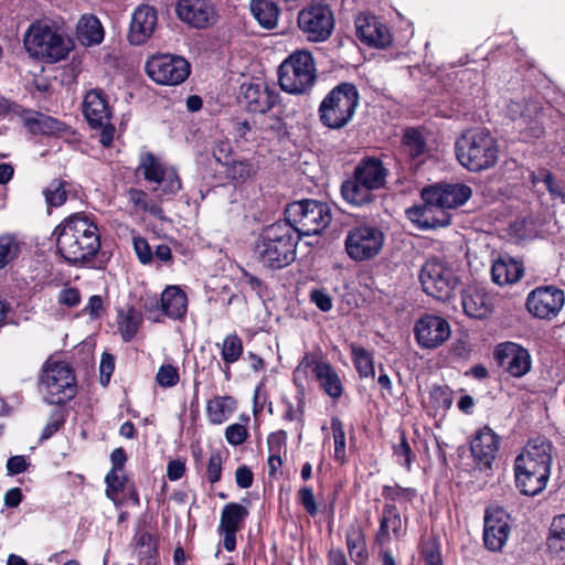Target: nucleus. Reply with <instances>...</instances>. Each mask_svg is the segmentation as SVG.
Wrapping results in <instances>:
<instances>
[{
    "label": "nucleus",
    "mask_w": 565,
    "mask_h": 565,
    "mask_svg": "<svg viewBox=\"0 0 565 565\" xmlns=\"http://www.w3.org/2000/svg\"><path fill=\"white\" fill-rule=\"evenodd\" d=\"M471 195L472 190L467 184L438 183L423 190L424 205L413 206L406 213L423 230L447 226L450 217L445 211L463 205Z\"/></svg>",
    "instance_id": "nucleus-1"
},
{
    "label": "nucleus",
    "mask_w": 565,
    "mask_h": 565,
    "mask_svg": "<svg viewBox=\"0 0 565 565\" xmlns=\"http://www.w3.org/2000/svg\"><path fill=\"white\" fill-rule=\"evenodd\" d=\"M53 236L61 256L68 263L90 260L100 248V235L95 222L84 213H75L58 224Z\"/></svg>",
    "instance_id": "nucleus-2"
},
{
    "label": "nucleus",
    "mask_w": 565,
    "mask_h": 565,
    "mask_svg": "<svg viewBox=\"0 0 565 565\" xmlns=\"http://www.w3.org/2000/svg\"><path fill=\"white\" fill-rule=\"evenodd\" d=\"M553 445L539 436L527 441L514 460L515 486L521 493L534 497L547 486L553 461Z\"/></svg>",
    "instance_id": "nucleus-3"
},
{
    "label": "nucleus",
    "mask_w": 565,
    "mask_h": 565,
    "mask_svg": "<svg viewBox=\"0 0 565 565\" xmlns=\"http://www.w3.org/2000/svg\"><path fill=\"white\" fill-rule=\"evenodd\" d=\"M299 236L284 222L265 227L254 246L256 259L269 269L287 267L296 259Z\"/></svg>",
    "instance_id": "nucleus-4"
},
{
    "label": "nucleus",
    "mask_w": 565,
    "mask_h": 565,
    "mask_svg": "<svg viewBox=\"0 0 565 565\" xmlns=\"http://www.w3.org/2000/svg\"><path fill=\"white\" fill-rule=\"evenodd\" d=\"M23 46L30 57L57 63L67 57L73 49L72 40L53 22H32L23 35Z\"/></svg>",
    "instance_id": "nucleus-5"
},
{
    "label": "nucleus",
    "mask_w": 565,
    "mask_h": 565,
    "mask_svg": "<svg viewBox=\"0 0 565 565\" xmlns=\"http://www.w3.org/2000/svg\"><path fill=\"white\" fill-rule=\"evenodd\" d=\"M499 153L495 137L484 128L469 129L456 141V157L471 172L493 168L499 160Z\"/></svg>",
    "instance_id": "nucleus-6"
},
{
    "label": "nucleus",
    "mask_w": 565,
    "mask_h": 565,
    "mask_svg": "<svg viewBox=\"0 0 565 565\" xmlns=\"http://www.w3.org/2000/svg\"><path fill=\"white\" fill-rule=\"evenodd\" d=\"M360 100L359 90L351 83L333 87L320 103L318 114L321 124L330 129H341L353 118Z\"/></svg>",
    "instance_id": "nucleus-7"
},
{
    "label": "nucleus",
    "mask_w": 565,
    "mask_h": 565,
    "mask_svg": "<svg viewBox=\"0 0 565 565\" xmlns=\"http://www.w3.org/2000/svg\"><path fill=\"white\" fill-rule=\"evenodd\" d=\"M285 214V223L289 224L299 237L320 234L332 220L329 205L317 200L292 202L287 206Z\"/></svg>",
    "instance_id": "nucleus-8"
},
{
    "label": "nucleus",
    "mask_w": 565,
    "mask_h": 565,
    "mask_svg": "<svg viewBox=\"0 0 565 565\" xmlns=\"http://www.w3.org/2000/svg\"><path fill=\"white\" fill-rule=\"evenodd\" d=\"M41 390L49 404L61 405L72 399L76 394L77 385L70 364L50 358L43 365Z\"/></svg>",
    "instance_id": "nucleus-9"
},
{
    "label": "nucleus",
    "mask_w": 565,
    "mask_h": 565,
    "mask_svg": "<svg viewBox=\"0 0 565 565\" xmlns=\"http://www.w3.org/2000/svg\"><path fill=\"white\" fill-rule=\"evenodd\" d=\"M278 81L280 87L290 94H303L316 82V65L312 54L301 50L292 53L279 66Z\"/></svg>",
    "instance_id": "nucleus-10"
},
{
    "label": "nucleus",
    "mask_w": 565,
    "mask_h": 565,
    "mask_svg": "<svg viewBox=\"0 0 565 565\" xmlns=\"http://www.w3.org/2000/svg\"><path fill=\"white\" fill-rule=\"evenodd\" d=\"M384 242L385 235L379 226L359 224L348 231L344 247L352 260L365 262L373 259L380 254Z\"/></svg>",
    "instance_id": "nucleus-11"
},
{
    "label": "nucleus",
    "mask_w": 565,
    "mask_h": 565,
    "mask_svg": "<svg viewBox=\"0 0 565 565\" xmlns=\"http://www.w3.org/2000/svg\"><path fill=\"white\" fill-rule=\"evenodd\" d=\"M419 280L427 295L443 301L451 298L459 284L452 268L436 258L422 266Z\"/></svg>",
    "instance_id": "nucleus-12"
},
{
    "label": "nucleus",
    "mask_w": 565,
    "mask_h": 565,
    "mask_svg": "<svg viewBox=\"0 0 565 565\" xmlns=\"http://www.w3.org/2000/svg\"><path fill=\"white\" fill-rule=\"evenodd\" d=\"M83 114L92 128L100 129L99 141L104 147L113 143L115 127L110 124L111 110L100 89H90L83 100Z\"/></svg>",
    "instance_id": "nucleus-13"
},
{
    "label": "nucleus",
    "mask_w": 565,
    "mask_h": 565,
    "mask_svg": "<svg viewBox=\"0 0 565 565\" xmlns=\"http://www.w3.org/2000/svg\"><path fill=\"white\" fill-rule=\"evenodd\" d=\"M147 75L157 84L175 86L183 83L190 75L189 62L172 54H158L146 63Z\"/></svg>",
    "instance_id": "nucleus-14"
},
{
    "label": "nucleus",
    "mask_w": 565,
    "mask_h": 565,
    "mask_svg": "<svg viewBox=\"0 0 565 565\" xmlns=\"http://www.w3.org/2000/svg\"><path fill=\"white\" fill-rule=\"evenodd\" d=\"M507 115L515 122L525 139L540 138L543 135V113L539 102L512 99L507 105Z\"/></svg>",
    "instance_id": "nucleus-15"
},
{
    "label": "nucleus",
    "mask_w": 565,
    "mask_h": 565,
    "mask_svg": "<svg viewBox=\"0 0 565 565\" xmlns=\"http://www.w3.org/2000/svg\"><path fill=\"white\" fill-rule=\"evenodd\" d=\"M298 25L309 41L323 42L332 33L334 19L328 6L317 4L299 12Z\"/></svg>",
    "instance_id": "nucleus-16"
},
{
    "label": "nucleus",
    "mask_w": 565,
    "mask_h": 565,
    "mask_svg": "<svg viewBox=\"0 0 565 565\" xmlns=\"http://www.w3.org/2000/svg\"><path fill=\"white\" fill-rule=\"evenodd\" d=\"M139 171L147 181L158 185L153 190H160L162 196L174 195L181 189V181L174 168L166 166L152 153L141 156Z\"/></svg>",
    "instance_id": "nucleus-17"
},
{
    "label": "nucleus",
    "mask_w": 565,
    "mask_h": 565,
    "mask_svg": "<svg viewBox=\"0 0 565 565\" xmlns=\"http://www.w3.org/2000/svg\"><path fill=\"white\" fill-rule=\"evenodd\" d=\"M177 18L190 28L205 30L218 21V12L211 0H177Z\"/></svg>",
    "instance_id": "nucleus-18"
},
{
    "label": "nucleus",
    "mask_w": 565,
    "mask_h": 565,
    "mask_svg": "<svg viewBox=\"0 0 565 565\" xmlns=\"http://www.w3.org/2000/svg\"><path fill=\"white\" fill-rule=\"evenodd\" d=\"M509 513L501 507H490L486 511L483 525L484 546L491 552H499L507 544L510 533Z\"/></svg>",
    "instance_id": "nucleus-19"
},
{
    "label": "nucleus",
    "mask_w": 565,
    "mask_h": 565,
    "mask_svg": "<svg viewBox=\"0 0 565 565\" xmlns=\"http://www.w3.org/2000/svg\"><path fill=\"white\" fill-rule=\"evenodd\" d=\"M564 292L552 286L539 287L532 290L526 299L530 313L540 319H552L564 306Z\"/></svg>",
    "instance_id": "nucleus-20"
},
{
    "label": "nucleus",
    "mask_w": 565,
    "mask_h": 565,
    "mask_svg": "<svg viewBox=\"0 0 565 565\" xmlns=\"http://www.w3.org/2000/svg\"><path fill=\"white\" fill-rule=\"evenodd\" d=\"M414 332L422 348L435 349L449 339L451 329L446 319L426 315L416 322Z\"/></svg>",
    "instance_id": "nucleus-21"
},
{
    "label": "nucleus",
    "mask_w": 565,
    "mask_h": 565,
    "mask_svg": "<svg viewBox=\"0 0 565 565\" xmlns=\"http://www.w3.org/2000/svg\"><path fill=\"white\" fill-rule=\"evenodd\" d=\"M495 358L500 365L505 367L507 372L513 377L526 375L532 367L530 352L514 342L499 344L495 350Z\"/></svg>",
    "instance_id": "nucleus-22"
},
{
    "label": "nucleus",
    "mask_w": 565,
    "mask_h": 565,
    "mask_svg": "<svg viewBox=\"0 0 565 565\" xmlns=\"http://www.w3.org/2000/svg\"><path fill=\"white\" fill-rule=\"evenodd\" d=\"M247 515V508L239 503L231 502L224 505L217 531L223 536V545L226 551L235 550L236 533L243 527Z\"/></svg>",
    "instance_id": "nucleus-23"
},
{
    "label": "nucleus",
    "mask_w": 565,
    "mask_h": 565,
    "mask_svg": "<svg viewBox=\"0 0 565 565\" xmlns=\"http://www.w3.org/2000/svg\"><path fill=\"white\" fill-rule=\"evenodd\" d=\"M500 447V437L490 427L484 426L477 430L470 441V451L481 468L490 469Z\"/></svg>",
    "instance_id": "nucleus-24"
},
{
    "label": "nucleus",
    "mask_w": 565,
    "mask_h": 565,
    "mask_svg": "<svg viewBox=\"0 0 565 565\" xmlns=\"http://www.w3.org/2000/svg\"><path fill=\"white\" fill-rule=\"evenodd\" d=\"M158 17L157 11L150 6H139L131 15L128 32V41L132 45L146 43L154 32Z\"/></svg>",
    "instance_id": "nucleus-25"
},
{
    "label": "nucleus",
    "mask_w": 565,
    "mask_h": 565,
    "mask_svg": "<svg viewBox=\"0 0 565 565\" xmlns=\"http://www.w3.org/2000/svg\"><path fill=\"white\" fill-rule=\"evenodd\" d=\"M311 363H313V373L323 392L333 399L340 398L343 393V385L339 374L330 363L322 361L311 362L310 358L306 355L299 363L295 373L297 374L302 369L309 367Z\"/></svg>",
    "instance_id": "nucleus-26"
},
{
    "label": "nucleus",
    "mask_w": 565,
    "mask_h": 565,
    "mask_svg": "<svg viewBox=\"0 0 565 565\" xmlns=\"http://www.w3.org/2000/svg\"><path fill=\"white\" fill-rule=\"evenodd\" d=\"M355 26L359 39L369 45L384 47L391 42L388 29L374 15L361 13Z\"/></svg>",
    "instance_id": "nucleus-27"
},
{
    "label": "nucleus",
    "mask_w": 565,
    "mask_h": 565,
    "mask_svg": "<svg viewBox=\"0 0 565 565\" xmlns=\"http://www.w3.org/2000/svg\"><path fill=\"white\" fill-rule=\"evenodd\" d=\"M277 102V95L262 84H243L241 87V103L250 113L264 114Z\"/></svg>",
    "instance_id": "nucleus-28"
},
{
    "label": "nucleus",
    "mask_w": 565,
    "mask_h": 565,
    "mask_svg": "<svg viewBox=\"0 0 565 565\" xmlns=\"http://www.w3.org/2000/svg\"><path fill=\"white\" fill-rule=\"evenodd\" d=\"M461 303L465 313L476 319L488 317L494 306L492 296L484 288L479 287H468L465 289Z\"/></svg>",
    "instance_id": "nucleus-29"
},
{
    "label": "nucleus",
    "mask_w": 565,
    "mask_h": 565,
    "mask_svg": "<svg viewBox=\"0 0 565 565\" xmlns=\"http://www.w3.org/2000/svg\"><path fill=\"white\" fill-rule=\"evenodd\" d=\"M23 125L32 134L45 136H62L68 127L58 119L38 111L26 110L22 116Z\"/></svg>",
    "instance_id": "nucleus-30"
},
{
    "label": "nucleus",
    "mask_w": 565,
    "mask_h": 565,
    "mask_svg": "<svg viewBox=\"0 0 565 565\" xmlns=\"http://www.w3.org/2000/svg\"><path fill=\"white\" fill-rule=\"evenodd\" d=\"M403 535L404 529L398 509L392 503H385L376 533V542L380 545H386L392 539H401Z\"/></svg>",
    "instance_id": "nucleus-31"
},
{
    "label": "nucleus",
    "mask_w": 565,
    "mask_h": 565,
    "mask_svg": "<svg viewBox=\"0 0 565 565\" xmlns=\"http://www.w3.org/2000/svg\"><path fill=\"white\" fill-rule=\"evenodd\" d=\"M159 305L160 311L168 318L181 320L188 311L186 294L179 286H168L162 291Z\"/></svg>",
    "instance_id": "nucleus-32"
},
{
    "label": "nucleus",
    "mask_w": 565,
    "mask_h": 565,
    "mask_svg": "<svg viewBox=\"0 0 565 565\" xmlns=\"http://www.w3.org/2000/svg\"><path fill=\"white\" fill-rule=\"evenodd\" d=\"M524 267L521 262L508 255H501L491 266L492 281L499 286L512 285L521 279Z\"/></svg>",
    "instance_id": "nucleus-33"
},
{
    "label": "nucleus",
    "mask_w": 565,
    "mask_h": 565,
    "mask_svg": "<svg viewBox=\"0 0 565 565\" xmlns=\"http://www.w3.org/2000/svg\"><path fill=\"white\" fill-rule=\"evenodd\" d=\"M354 175L365 183L373 191L384 188L386 183L387 169L376 158L363 159L355 167Z\"/></svg>",
    "instance_id": "nucleus-34"
},
{
    "label": "nucleus",
    "mask_w": 565,
    "mask_h": 565,
    "mask_svg": "<svg viewBox=\"0 0 565 565\" xmlns=\"http://www.w3.org/2000/svg\"><path fill=\"white\" fill-rule=\"evenodd\" d=\"M373 190L365 183H362L359 178L353 174V178L344 181L341 186V194L343 199L356 206L367 204L373 201Z\"/></svg>",
    "instance_id": "nucleus-35"
},
{
    "label": "nucleus",
    "mask_w": 565,
    "mask_h": 565,
    "mask_svg": "<svg viewBox=\"0 0 565 565\" xmlns=\"http://www.w3.org/2000/svg\"><path fill=\"white\" fill-rule=\"evenodd\" d=\"M77 38L87 46L97 45L104 40V29L94 15H83L77 24Z\"/></svg>",
    "instance_id": "nucleus-36"
},
{
    "label": "nucleus",
    "mask_w": 565,
    "mask_h": 565,
    "mask_svg": "<svg viewBox=\"0 0 565 565\" xmlns=\"http://www.w3.org/2000/svg\"><path fill=\"white\" fill-rule=\"evenodd\" d=\"M547 551L559 557L565 558V514L553 518L546 539Z\"/></svg>",
    "instance_id": "nucleus-37"
},
{
    "label": "nucleus",
    "mask_w": 565,
    "mask_h": 565,
    "mask_svg": "<svg viewBox=\"0 0 565 565\" xmlns=\"http://www.w3.org/2000/svg\"><path fill=\"white\" fill-rule=\"evenodd\" d=\"M236 408L231 396H216L207 402L206 415L211 424L221 425L226 422Z\"/></svg>",
    "instance_id": "nucleus-38"
},
{
    "label": "nucleus",
    "mask_w": 565,
    "mask_h": 565,
    "mask_svg": "<svg viewBox=\"0 0 565 565\" xmlns=\"http://www.w3.org/2000/svg\"><path fill=\"white\" fill-rule=\"evenodd\" d=\"M250 12L258 23L265 29L276 26L279 9L273 0H250Z\"/></svg>",
    "instance_id": "nucleus-39"
},
{
    "label": "nucleus",
    "mask_w": 565,
    "mask_h": 565,
    "mask_svg": "<svg viewBox=\"0 0 565 565\" xmlns=\"http://www.w3.org/2000/svg\"><path fill=\"white\" fill-rule=\"evenodd\" d=\"M347 547L351 559L356 565H364L367 561V551L362 529L359 525H351L347 531Z\"/></svg>",
    "instance_id": "nucleus-40"
},
{
    "label": "nucleus",
    "mask_w": 565,
    "mask_h": 565,
    "mask_svg": "<svg viewBox=\"0 0 565 565\" xmlns=\"http://www.w3.org/2000/svg\"><path fill=\"white\" fill-rule=\"evenodd\" d=\"M117 323L122 339L125 341H130L139 329L141 315L132 307L121 309L117 315Z\"/></svg>",
    "instance_id": "nucleus-41"
},
{
    "label": "nucleus",
    "mask_w": 565,
    "mask_h": 565,
    "mask_svg": "<svg viewBox=\"0 0 565 565\" xmlns=\"http://www.w3.org/2000/svg\"><path fill=\"white\" fill-rule=\"evenodd\" d=\"M129 201L137 211L147 212L150 215L163 220L164 212L159 203L153 201L149 195L139 189H130L128 192Z\"/></svg>",
    "instance_id": "nucleus-42"
},
{
    "label": "nucleus",
    "mask_w": 565,
    "mask_h": 565,
    "mask_svg": "<svg viewBox=\"0 0 565 565\" xmlns=\"http://www.w3.org/2000/svg\"><path fill=\"white\" fill-rule=\"evenodd\" d=\"M405 151L413 159L423 157L426 153V141L417 129H406L403 136Z\"/></svg>",
    "instance_id": "nucleus-43"
},
{
    "label": "nucleus",
    "mask_w": 565,
    "mask_h": 565,
    "mask_svg": "<svg viewBox=\"0 0 565 565\" xmlns=\"http://www.w3.org/2000/svg\"><path fill=\"white\" fill-rule=\"evenodd\" d=\"M243 353V342L236 333L227 334L222 343L221 355L228 366L239 360Z\"/></svg>",
    "instance_id": "nucleus-44"
},
{
    "label": "nucleus",
    "mask_w": 565,
    "mask_h": 565,
    "mask_svg": "<svg viewBox=\"0 0 565 565\" xmlns=\"http://www.w3.org/2000/svg\"><path fill=\"white\" fill-rule=\"evenodd\" d=\"M353 362L361 377L374 376V363L370 352L361 347H351Z\"/></svg>",
    "instance_id": "nucleus-45"
},
{
    "label": "nucleus",
    "mask_w": 565,
    "mask_h": 565,
    "mask_svg": "<svg viewBox=\"0 0 565 565\" xmlns=\"http://www.w3.org/2000/svg\"><path fill=\"white\" fill-rule=\"evenodd\" d=\"M20 253V243L9 234L0 235V269L12 263Z\"/></svg>",
    "instance_id": "nucleus-46"
},
{
    "label": "nucleus",
    "mask_w": 565,
    "mask_h": 565,
    "mask_svg": "<svg viewBox=\"0 0 565 565\" xmlns=\"http://www.w3.org/2000/svg\"><path fill=\"white\" fill-rule=\"evenodd\" d=\"M43 195L49 207L62 206L67 198L65 183L62 180H53L44 190Z\"/></svg>",
    "instance_id": "nucleus-47"
},
{
    "label": "nucleus",
    "mask_w": 565,
    "mask_h": 565,
    "mask_svg": "<svg viewBox=\"0 0 565 565\" xmlns=\"http://www.w3.org/2000/svg\"><path fill=\"white\" fill-rule=\"evenodd\" d=\"M136 552L140 559L147 561L149 565L152 559L157 556V546L153 536L143 532L136 539Z\"/></svg>",
    "instance_id": "nucleus-48"
},
{
    "label": "nucleus",
    "mask_w": 565,
    "mask_h": 565,
    "mask_svg": "<svg viewBox=\"0 0 565 565\" xmlns=\"http://www.w3.org/2000/svg\"><path fill=\"white\" fill-rule=\"evenodd\" d=\"M331 429L334 441L333 458L340 463L345 461V433L342 422L338 417L331 419Z\"/></svg>",
    "instance_id": "nucleus-49"
},
{
    "label": "nucleus",
    "mask_w": 565,
    "mask_h": 565,
    "mask_svg": "<svg viewBox=\"0 0 565 565\" xmlns=\"http://www.w3.org/2000/svg\"><path fill=\"white\" fill-rule=\"evenodd\" d=\"M382 495L386 501L407 503L412 502L416 495V490L413 488H403L399 486H384Z\"/></svg>",
    "instance_id": "nucleus-50"
},
{
    "label": "nucleus",
    "mask_w": 565,
    "mask_h": 565,
    "mask_svg": "<svg viewBox=\"0 0 565 565\" xmlns=\"http://www.w3.org/2000/svg\"><path fill=\"white\" fill-rule=\"evenodd\" d=\"M105 482L107 484L106 495L115 501L117 494L124 490L127 477L124 470H110L105 477Z\"/></svg>",
    "instance_id": "nucleus-51"
},
{
    "label": "nucleus",
    "mask_w": 565,
    "mask_h": 565,
    "mask_svg": "<svg viewBox=\"0 0 565 565\" xmlns=\"http://www.w3.org/2000/svg\"><path fill=\"white\" fill-rule=\"evenodd\" d=\"M225 173L228 178L235 181H245L253 174V167L246 160H230Z\"/></svg>",
    "instance_id": "nucleus-52"
},
{
    "label": "nucleus",
    "mask_w": 565,
    "mask_h": 565,
    "mask_svg": "<svg viewBox=\"0 0 565 565\" xmlns=\"http://www.w3.org/2000/svg\"><path fill=\"white\" fill-rule=\"evenodd\" d=\"M180 380L179 371L172 364H163L159 367L156 381L161 387H173Z\"/></svg>",
    "instance_id": "nucleus-53"
},
{
    "label": "nucleus",
    "mask_w": 565,
    "mask_h": 565,
    "mask_svg": "<svg viewBox=\"0 0 565 565\" xmlns=\"http://www.w3.org/2000/svg\"><path fill=\"white\" fill-rule=\"evenodd\" d=\"M536 183H542L552 196L564 199L562 184L551 172L546 170L541 171L536 177Z\"/></svg>",
    "instance_id": "nucleus-54"
},
{
    "label": "nucleus",
    "mask_w": 565,
    "mask_h": 565,
    "mask_svg": "<svg viewBox=\"0 0 565 565\" xmlns=\"http://www.w3.org/2000/svg\"><path fill=\"white\" fill-rule=\"evenodd\" d=\"M393 451L398 462L407 470H411L414 454L404 435H402L399 444L393 447Z\"/></svg>",
    "instance_id": "nucleus-55"
},
{
    "label": "nucleus",
    "mask_w": 565,
    "mask_h": 565,
    "mask_svg": "<svg viewBox=\"0 0 565 565\" xmlns=\"http://www.w3.org/2000/svg\"><path fill=\"white\" fill-rule=\"evenodd\" d=\"M247 436V428L242 424H232L225 429V439L232 446L242 445Z\"/></svg>",
    "instance_id": "nucleus-56"
},
{
    "label": "nucleus",
    "mask_w": 565,
    "mask_h": 565,
    "mask_svg": "<svg viewBox=\"0 0 565 565\" xmlns=\"http://www.w3.org/2000/svg\"><path fill=\"white\" fill-rule=\"evenodd\" d=\"M134 249L141 264H149L153 258V253L148 242L141 236H134L132 238Z\"/></svg>",
    "instance_id": "nucleus-57"
},
{
    "label": "nucleus",
    "mask_w": 565,
    "mask_h": 565,
    "mask_svg": "<svg viewBox=\"0 0 565 565\" xmlns=\"http://www.w3.org/2000/svg\"><path fill=\"white\" fill-rule=\"evenodd\" d=\"M298 498L305 510L311 516L318 513V505L315 500L313 490L310 487H303L298 491Z\"/></svg>",
    "instance_id": "nucleus-58"
},
{
    "label": "nucleus",
    "mask_w": 565,
    "mask_h": 565,
    "mask_svg": "<svg viewBox=\"0 0 565 565\" xmlns=\"http://www.w3.org/2000/svg\"><path fill=\"white\" fill-rule=\"evenodd\" d=\"M425 565H443L440 551L436 542L429 541L423 547Z\"/></svg>",
    "instance_id": "nucleus-59"
},
{
    "label": "nucleus",
    "mask_w": 565,
    "mask_h": 565,
    "mask_svg": "<svg viewBox=\"0 0 565 565\" xmlns=\"http://www.w3.org/2000/svg\"><path fill=\"white\" fill-rule=\"evenodd\" d=\"M213 157L222 164H228L231 160L232 147L228 140H217L213 147Z\"/></svg>",
    "instance_id": "nucleus-60"
},
{
    "label": "nucleus",
    "mask_w": 565,
    "mask_h": 565,
    "mask_svg": "<svg viewBox=\"0 0 565 565\" xmlns=\"http://www.w3.org/2000/svg\"><path fill=\"white\" fill-rule=\"evenodd\" d=\"M206 475L211 483H215L221 479L222 458L218 454H213L209 458Z\"/></svg>",
    "instance_id": "nucleus-61"
},
{
    "label": "nucleus",
    "mask_w": 565,
    "mask_h": 565,
    "mask_svg": "<svg viewBox=\"0 0 565 565\" xmlns=\"http://www.w3.org/2000/svg\"><path fill=\"white\" fill-rule=\"evenodd\" d=\"M57 299L61 305L72 308L79 303L81 295L76 288L66 287L58 292Z\"/></svg>",
    "instance_id": "nucleus-62"
},
{
    "label": "nucleus",
    "mask_w": 565,
    "mask_h": 565,
    "mask_svg": "<svg viewBox=\"0 0 565 565\" xmlns=\"http://www.w3.org/2000/svg\"><path fill=\"white\" fill-rule=\"evenodd\" d=\"M431 398L436 402L437 407L441 409H449L452 401L447 388L435 386L430 393Z\"/></svg>",
    "instance_id": "nucleus-63"
},
{
    "label": "nucleus",
    "mask_w": 565,
    "mask_h": 565,
    "mask_svg": "<svg viewBox=\"0 0 565 565\" xmlns=\"http://www.w3.org/2000/svg\"><path fill=\"white\" fill-rule=\"evenodd\" d=\"M310 299L323 312H327L332 308V300L324 290H312L310 292Z\"/></svg>",
    "instance_id": "nucleus-64"
}]
</instances>
